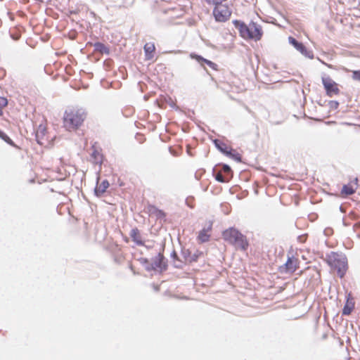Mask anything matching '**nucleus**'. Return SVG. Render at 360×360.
Instances as JSON below:
<instances>
[{"label":"nucleus","instance_id":"obj_1","mask_svg":"<svg viewBox=\"0 0 360 360\" xmlns=\"http://www.w3.org/2000/svg\"><path fill=\"white\" fill-rule=\"evenodd\" d=\"M87 117V112L82 108L71 106L65 109L63 116V126L68 131L79 129Z\"/></svg>","mask_w":360,"mask_h":360},{"label":"nucleus","instance_id":"obj_2","mask_svg":"<svg viewBox=\"0 0 360 360\" xmlns=\"http://www.w3.org/2000/svg\"><path fill=\"white\" fill-rule=\"evenodd\" d=\"M233 23L243 39H254L255 41L262 39L263 35L262 27L256 22H251L247 25L243 22L235 20Z\"/></svg>","mask_w":360,"mask_h":360},{"label":"nucleus","instance_id":"obj_3","mask_svg":"<svg viewBox=\"0 0 360 360\" xmlns=\"http://www.w3.org/2000/svg\"><path fill=\"white\" fill-rule=\"evenodd\" d=\"M223 239L233 245L236 249L246 251L249 246L248 240L245 235L235 228H229L222 232Z\"/></svg>","mask_w":360,"mask_h":360},{"label":"nucleus","instance_id":"obj_4","mask_svg":"<svg viewBox=\"0 0 360 360\" xmlns=\"http://www.w3.org/2000/svg\"><path fill=\"white\" fill-rule=\"evenodd\" d=\"M328 264L334 270L337 271L338 275L342 278L347 270V260L345 256L333 252L327 259Z\"/></svg>","mask_w":360,"mask_h":360},{"label":"nucleus","instance_id":"obj_5","mask_svg":"<svg viewBox=\"0 0 360 360\" xmlns=\"http://www.w3.org/2000/svg\"><path fill=\"white\" fill-rule=\"evenodd\" d=\"M226 1H218L214 4L212 15L217 22H224L228 21L232 13L231 7L227 4H223Z\"/></svg>","mask_w":360,"mask_h":360},{"label":"nucleus","instance_id":"obj_6","mask_svg":"<svg viewBox=\"0 0 360 360\" xmlns=\"http://www.w3.org/2000/svg\"><path fill=\"white\" fill-rule=\"evenodd\" d=\"M36 139L37 143L44 147L52 144L53 137L47 130L46 124H39L36 131Z\"/></svg>","mask_w":360,"mask_h":360},{"label":"nucleus","instance_id":"obj_7","mask_svg":"<svg viewBox=\"0 0 360 360\" xmlns=\"http://www.w3.org/2000/svg\"><path fill=\"white\" fill-rule=\"evenodd\" d=\"M321 80L328 96L332 97L340 94V90L339 89L338 84L336 83L330 77H322Z\"/></svg>","mask_w":360,"mask_h":360},{"label":"nucleus","instance_id":"obj_8","mask_svg":"<svg viewBox=\"0 0 360 360\" xmlns=\"http://www.w3.org/2000/svg\"><path fill=\"white\" fill-rule=\"evenodd\" d=\"M300 265V261L295 257H288L285 264L281 267V271L285 273H294Z\"/></svg>","mask_w":360,"mask_h":360},{"label":"nucleus","instance_id":"obj_9","mask_svg":"<svg viewBox=\"0 0 360 360\" xmlns=\"http://www.w3.org/2000/svg\"><path fill=\"white\" fill-rule=\"evenodd\" d=\"M212 224L209 222L207 227H204L198 233V240L200 243H205L210 240V232L212 231Z\"/></svg>","mask_w":360,"mask_h":360},{"label":"nucleus","instance_id":"obj_10","mask_svg":"<svg viewBox=\"0 0 360 360\" xmlns=\"http://www.w3.org/2000/svg\"><path fill=\"white\" fill-rule=\"evenodd\" d=\"M355 302L352 295L349 293L347 296L346 303L342 309L343 315H349L354 309Z\"/></svg>","mask_w":360,"mask_h":360},{"label":"nucleus","instance_id":"obj_11","mask_svg":"<svg viewBox=\"0 0 360 360\" xmlns=\"http://www.w3.org/2000/svg\"><path fill=\"white\" fill-rule=\"evenodd\" d=\"M288 41L289 43L292 45L298 51H300L302 54L304 56L308 55V51L305 46L301 43L297 41L295 38L292 37H288Z\"/></svg>","mask_w":360,"mask_h":360},{"label":"nucleus","instance_id":"obj_12","mask_svg":"<svg viewBox=\"0 0 360 360\" xmlns=\"http://www.w3.org/2000/svg\"><path fill=\"white\" fill-rule=\"evenodd\" d=\"M145 57L146 60H150L154 58L155 51V44L152 42L146 43L144 45Z\"/></svg>","mask_w":360,"mask_h":360},{"label":"nucleus","instance_id":"obj_13","mask_svg":"<svg viewBox=\"0 0 360 360\" xmlns=\"http://www.w3.org/2000/svg\"><path fill=\"white\" fill-rule=\"evenodd\" d=\"M191 57L192 58L196 60L202 65H203V63H205L210 68H211L212 70H217V65L216 63L212 62L211 60H207V59L202 58V56L196 55V54H191Z\"/></svg>","mask_w":360,"mask_h":360},{"label":"nucleus","instance_id":"obj_14","mask_svg":"<svg viewBox=\"0 0 360 360\" xmlns=\"http://www.w3.org/2000/svg\"><path fill=\"white\" fill-rule=\"evenodd\" d=\"M130 236H131L132 240L137 245H139V246L144 245V242L143 241L140 231L137 228H134L131 231Z\"/></svg>","mask_w":360,"mask_h":360},{"label":"nucleus","instance_id":"obj_15","mask_svg":"<svg viewBox=\"0 0 360 360\" xmlns=\"http://www.w3.org/2000/svg\"><path fill=\"white\" fill-rule=\"evenodd\" d=\"M109 186V182L107 180H103L100 184H98L95 188L96 194L98 196L102 195L106 191Z\"/></svg>","mask_w":360,"mask_h":360},{"label":"nucleus","instance_id":"obj_16","mask_svg":"<svg viewBox=\"0 0 360 360\" xmlns=\"http://www.w3.org/2000/svg\"><path fill=\"white\" fill-rule=\"evenodd\" d=\"M215 146L224 154H231V148L227 146L223 141L216 139L214 140Z\"/></svg>","mask_w":360,"mask_h":360},{"label":"nucleus","instance_id":"obj_17","mask_svg":"<svg viewBox=\"0 0 360 360\" xmlns=\"http://www.w3.org/2000/svg\"><path fill=\"white\" fill-rule=\"evenodd\" d=\"M149 212L151 216H155L157 219H163L165 217V212L155 206H150L149 207Z\"/></svg>","mask_w":360,"mask_h":360},{"label":"nucleus","instance_id":"obj_18","mask_svg":"<svg viewBox=\"0 0 360 360\" xmlns=\"http://www.w3.org/2000/svg\"><path fill=\"white\" fill-rule=\"evenodd\" d=\"M354 192L355 189L353 188L352 185H344L341 191V195L342 196H347L352 195L353 193H354Z\"/></svg>","mask_w":360,"mask_h":360},{"label":"nucleus","instance_id":"obj_19","mask_svg":"<svg viewBox=\"0 0 360 360\" xmlns=\"http://www.w3.org/2000/svg\"><path fill=\"white\" fill-rule=\"evenodd\" d=\"M95 51L101 53H109V49L101 42H96L94 45Z\"/></svg>","mask_w":360,"mask_h":360},{"label":"nucleus","instance_id":"obj_20","mask_svg":"<svg viewBox=\"0 0 360 360\" xmlns=\"http://www.w3.org/2000/svg\"><path fill=\"white\" fill-rule=\"evenodd\" d=\"M0 138L11 146L17 147L14 142L4 131L0 130Z\"/></svg>","mask_w":360,"mask_h":360},{"label":"nucleus","instance_id":"obj_21","mask_svg":"<svg viewBox=\"0 0 360 360\" xmlns=\"http://www.w3.org/2000/svg\"><path fill=\"white\" fill-rule=\"evenodd\" d=\"M91 157L94 159V162L96 164H101L103 162V155L97 150H94L92 154Z\"/></svg>","mask_w":360,"mask_h":360},{"label":"nucleus","instance_id":"obj_22","mask_svg":"<svg viewBox=\"0 0 360 360\" xmlns=\"http://www.w3.org/2000/svg\"><path fill=\"white\" fill-rule=\"evenodd\" d=\"M230 178L229 176H224L221 172H218L215 176L216 180L221 183L228 182Z\"/></svg>","mask_w":360,"mask_h":360},{"label":"nucleus","instance_id":"obj_23","mask_svg":"<svg viewBox=\"0 0 360 360\" xmlns=\"http://www.w3.org/2000/svg\"><path fill=\"white\" fill-rule=\"evenodd\" d=\"M226 155L238 162L241 161V155L238 153L234 151L232 148H231V154H226Z\"/></svg>","mask_w":360,"mask_h":360},{"label":"nucleus","instance_id":"obj_24","mask_svg":"<svg viewBox=\"0 0 360 360\" xmlns=\"http://www.w3.org/2000/svg\"><path fill=\"white\" fill-rule=\"evenodd\" d=\"M8 101L6 98L0 97V115L3 113V109L7 105Z\"/></svg>","mask_w":360,"mask_h":360},{"label":"nucleus","instance_id":"obj_25","mask_svg":"<svg viewBox=\"0 0 360 360\" xmlns=\"http://www.w3.org/2000/svg\"><path fill=\"white\" fill-rule=\"evenodd\" d=\"M352 79L354 80L359 81L360 82V70H353L352 71Z\"/></svg>","mask_w":360,"mask_h":360},{"label":"nucleus","instance_id":"obj_26","mask_svg":"<svg viewBox=\"0 0 360 360\" xmlns=\"http://www.w3.org/2000/svg\"><path fill=\"white\" fill-rule=\"evenodd\" d=\"M222 171L227 174V176L231 172V169L229 166L226 165H224L222 167Z\"/></svg>","mask_w":360,"mask_h":360},{"label":"nucleus","instance_id":"obj_27","mask_svg":"<svg viewBox=\"0 0 360 360\" xmlns=\"http://www.w3.org/2000/svg\"><path fill=\"white\" fill-rule=\"evenodd\" d=\"M354 229L355 230H360V222L356 223V224L354 225Z\"/></svg>","mask_w":360,"mask_h":360},{"label":"nucleus","instance_id":"obj_28","mask_svg":"<svg viewBox=\"0 0 360 360\" xmlns=\"http://www.w3.org/2000/svg\"><path fill=\"white\" fill-rule=\"evenodd\" d=\"M15 40L18 39H19V37L17 36L16 37L14 38Z\"/></svg>","mask_w":360,"mask_h":360},{"label":"nucleus","instance_id":"obj_29","mask_svg":"<svg viewBox=\"0 0 360 360\" xmlns=\"http://www.w3.org/2000/svg\"><path fill=\"white\" fill-rule=\"evenodd\" d=\"M335 103V105L338 106V102H334Z\"/></svg>","mask_w":360,"mask_h":360}]
</instances>
